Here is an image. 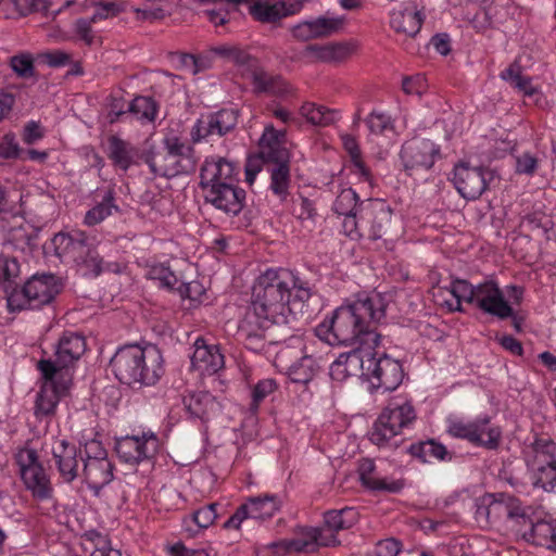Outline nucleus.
Masks as SVG:
<instances>
[{"instance_id": "obj_33", "label": "nucleus", "mask_w": 556, "mask_h": 556, "mask_svg": "<svg viewBox=\"0 0 556 556\" xmlns=\"http://www.w3.org/2000/svg\"><path fill=\"white\" fill-rule=\"evenodd\" d=\"M114 211L117 212L118 206L115 204V192L110 188L103 193L101 201L87 211L84 224L89 227L96 226L111 216Z\"/></svg>"}, {"instance_id": "obj_57", "label": "nucleus", "mask_w": 556, "mask_h": 556, "mask_svg": "<svg viewBox=\"0 0 556 556\" xmlns=\"http://www.w3.org/2000/svg\"><path fill=\"white\" fill-rule=\"evenodd\" d=\"M300 538L286 540L289 553H300L313 543V530L312 528H299Z\"/></svg>"}, {"instance_id": "obj_7", "label": "nucleus", "mask_w": 556, "mask_h": 556, "mask_svg": "<svg viewBox=\"0 0 556 556\" xmlns=\"http://www.w3.org/2000/svg\"><path fill=\"white\" fill-rule=\"evenodd\" d=\"M59 292L60 286L54 275H36L22 289L11 290L8 294V307L10 311L38 309L51 303Z\"/></svg>"}, {"instance_id": "obj_49", "label": "nucleus", "mask_w": 556, "mask_h": 556, "mask_svg": "<svg viewBox=\"0 0 556 556\" xmlns=\"http://www.w3.org/2000/svg\"><path fill=\"white\" fill-rule=\"evenodd\" d=\"M371 134L386 135L388 131H394V125L391 117L381 112H371L365 119Z\"/></svg>"}, {"instance_id": "obj_43", "label": "nucleus", "mask_w": 556, "mask_h": 556, "mask_svg": "<svg viewBox=\"0 0 556 556\" xmlns=\"http://www.w3.org/2000/svg\"><path fill=\"white\" fill-rule=\"evenodd\" d=\"M127 110L140 121L153 122L156 117L157 106L150 97H136L128 103Z\"/></svg>"}, {"instance_id": "obj_5", "label": "nucleus", "mask_w": 556, "mask_h": 556, "mask_svg": "<svg viewBox=\"0 0 556 556\" xmlns=\"http://www.w3.org/2000/svg\"><path fill=\"white\" fill-rule=\"evenodd\" d=\"M54 252L64 262H73L86 274L99 276L103 270V258L93 241L83 231L56 233L52 239Z\"/></svg>"}, {"instance_id": "obj_26", "label": "nucleus", "mask_w": 556, "mask_h": 556, "mask_svg": "<svg viewBox=\"0 0 556 556\" xmlns=\"http://www.w3.org/2000/svg\"><path fill=\"white\" fill-rule=\"evenodd\" d=\"M277 136L278 131H276L273 126L266 127L264 138L261 142L260 153L262 154L264 162L271 163L273 166H289V152L285 147H282Z\"/></svg>"}, {"instance_id": "obj_9", "label": "nucleus", "mask_w": 556, "mask_h": 556, "mask_svg": "<svg viewBox=\"0 0 556 556\" xmlns=\"http://www.w3.org/2000/svg\"><path fill=\"white\" fill-rule=\"evenodd\" d=\"M85 452L86 457L80 456V460L84 462L83 475L89 489L99 494L113 480L114 465L99 441L92 440L87 443Z\"/></svg>"}, {"instance_id": "obj_35", "label": "nucleus", "mask_w": 556, "mask_h": 556, "mask_svg": "<svg viewBox=\"0 0 556 556\" xmlns=\"http://www.w3.org/2000/svg\"><path fill=\"white\" fill-rule=\"evenodd\" d=\"M409 453L420 458L424 463H430L432 460H451L452 454L447 448L437 442L435 440H427L417 444H412Z\"/></svg>"}, {"instance_id": "obj_1", "label": "nucleus", "mask_w": 556, "mask_h": 556, "mask_svg": "<svg viewBox=\"0 0 556 556\" xmlns=\"http://www.w3.org/2000/svg\"><path fill=\"white\" fill-rule=\"evenodd\" d=\"M312 296L307 282L286 268L263 273L252 289L250 311L239 325L245 339L260 340L265 329L287 321V313L301 312Z\"/></svg>"}, {"instance_id": "obj_39", "label": "nucleus", "mask_w": 556, "mask_h": 556, "mask_svg": "<svg viewBox=\"0 0 556 556\" xmlns=\"http://www.w3.org/2000/svg\"><path fill=\"white\" fill-rule=\"evenodd\" d=\"M356 511L350 507L329 510L324 515V523L338 533L340 530L351 528L356 520Z\"/></svg>"}, {"instance_id": "obj_60", "label": "nucleus", "mask_w": 556, "mask_h": 556, "mask_svg": "<svg viewBox=\"0 0 556 556\" xmlns=\"http://www.w3.org/2000/svg\"><path fill=\"white\" fill-rule=\"evenodd\" d=\"M292 36L296 41L300 42H306V51L313 50V45L311 43V40L313 39V22L312 21H305L298 25H295L292 28Z\"/></svg>"}, {"instance_id": "obj_11", "label": "nucleus", "mask_w": 556, "mask_h": 556, "mask_svg": "<svg viewBox=\"0 0 556 556\" xmlns=\"http://www.w3.org/2000/svg\"><path fill=\"white\" fill-rule=\"evenodd\" d=\"M237 123L238 111L233 109H222L202 115L190 131L191 141L198 143L214 136L223 137L233 130Z\"/></svg>"}, {"instance_id": "obj_12", "label": "nucleus", "mask_w": 556, "mask_h": 556, "mask_svg": "<svg viewBox=\"0 0 556 556\" xmlns=\"http://www.w3.org/2000/svg\"><path fill=\"white\" fill-rule=\"evenodd\" d=\"M392 210L386 202L369 200L359 205V220L371 240L387 239L393 229Z\"/></svg>"}, {"instance_id": "obj_6", "label": "nucleus", "mask_w": 556, "mask_h": 556, "mask_svg": "<svg viewBox=\"0 0 556 556\" xmlns=\"http://www.w3.org/2000/svg\"><path fill=\"white\" fill-rule=\"evenodd\" d=\"M416 419L410 402L393 399L380 413L370 432V441L377 446H386Z\"/></svg>"}, {"instance_id": "obj_22", "label": "nucleus", "mask_w": 556, "mask_h": 556, "mask_svg": "<svg viewBox=\"0 0 556 556\" xmlns=\"http://www.w3.org/2000/svg\"><path fill=\"white\" fill-rule=\"evenodd\" d=\"M252 85L255 94H269L278 98H286L291 93L290 85L280 76L265 71L261 64L254 67L247 78Z\"/></svg>"}, {"instance_id": "obj_51", "label": "nucleus", "mask_w": 556, "mask_h": 556, "mask_svg": "<svg viewBox=\"0 0 556 556\" xmlns=\"http://www.w3.org/2000/svg\"><path fill=\"white\" fill-rule=\"evenodd\" d=\"M12 71L21 78L27 79L35 75L34 60L29 53H21L10 59Z\"/></svg>"}, {"instance_id": "obj_13", "label": "nucleus", "mask_w": 556, "mask_h": 556, "mask_svg": "<svg viewBox=\"0 0 556 556\" xmlns=\"http://www.w3.org/2000/svg\"><path fill=\"white\" fill-rule=\"evenodd\" d=\"M159 450V439L154 433L126 435L116 440L115 451L124 463L135 465L152 458Z\"/></svg>"}, {"instance_id": "obj_63", "label": "nucleus", "mask_w": 556, "mask_h": 556, "mask_svg": "<svg viewBox=\"0 0 556 556\" xmlns=\"http://www.w3.org/2000/svg\"><path fill=\"white\" fill-rule=\"evenodd\" d=\"M339 118V112L327 106L315 105V126H330Z\"/></svg>"}, {"instance_id": "obj_29", "label": "nucleus", "mask_w": 556, "mask_h": 556, "mask_svg": "<svg viewBox=\"0 0 556 556\" xmlns=\"http://www.w3.org/2000/svg\"><path fill=\"white\" fill-rule=\"evenodd\" d=\"M21 478L26 489L31 492V495L35 498L45 501L52 496L53 488L42 465L35 466L33 469L26 470V472H23Z\"/></svg>"}, {"instance_id": "obj_59", "label": "nucleus", "mask_w": 556, "mask_h": 556, "mask_svg": "<svg viewBox=\"0 0 556 556\" xmlns=\"http://www.w3.org/2000/svg\"><path fill=\"white\" fill-rule=\"evenodd\" d=\"M22 150L15 140L13 134H7L0 141V157L3 159H18L23 157Z\"/></svg>"}, {"instance_id": "obj_19", "label": "nucleus", "mask_w": 556, "mask_h": 556, "mask_svg": "<svg viewBox=\"0 0 556 556\" xmlns=\"http://www.w3.org/2000/svg\"><path fill=\"white\" fill-rule=\"evenodd\" d=\"M144 162L155 176L176 177L182 174H190L191 163L186 160L181 162L179 159L163 150H149L144 155Z\"/></svg>"}, {"instance_id": "obj_58", "label": "nucleus", "mask_w": 556, "mask_h": 556, "mask_svg": "<svg viewBox=\"0 0 556 556\" xmlns=\"http://www.w3.org/2000/svg\"><path fill=\"white\" fill-rule=\"evenodd\" d=\"M16 463L20 467L21 476L23 472H26V470L41 465L38 460L37 452L34 448H21L16 454Z\"/></svg>"}, {"instance_id": "obj_15", "label": "nucleus", "mask_w": 556, "mask_h": 556, "mask_svg": "<svg viewBox=\"0 0 556 556\" xmlns=\"http://www.w3.org/2000/svg\"><path fill=\"white\" fill-rule=\"evenodd\" d=\"M375 350L367 351L365 346H354L350 352L340 354L330 366V377L337 381H344L350 377H365L366 361L375 355Z\"/></svg>"}, {"instance_id": "obj_24", "label": "nucleus", "mask_w": 556, "mask_h": 556, "mask_svg": "<svg viewBox=\"0 0 556 556\" xmlns=\"http://www.w3.org/2000/svg\"><path fill=\"white\" fill-rule=\"evenodd\" d=\"M191 366L201 375L211 376L224 367V355L217 345H207L203 339H197Z\"/></svg>"}, {"instance_id": "obj_27", "label": "nucleus", "mask_w": 556, "mask_h": 556, "mask_svg": "<svg viewBox=\"0 0 556 556\" xmlns=\"http://www.w3.org/2000/svg\"><path fill=\"white\" fill-rule=\"evenodd\" d=\"M520 518L525 523H529V529L522 533L526 541L538 546L556 549V527L544 520L533 523L523 515Z\"/></svg>"}, {"instance_id": "obj_23", "label": "nucleus", "mask_w": 556, "mask_h": 556, "mask_svg": "<svg viewBox=\"0 0 556 556\" xmlns=\"http://www.w3.org/2000/svg\"><path fill=\"white\" fill-rule=\"evenodd\" d=\"M359 480L363 486L374 492L399 493L405 485L403 479H389L377 472L372 459L364 458L358 466Z\"/></svg>"}, {"instance_id": "obj_2", "label": "nucleus", "mask_w": 556, "mask_h": 556, "mask_svg": "<svg viewBox=\"0 0 556 556\" xmlns=\"http://www.w3.org/2000/svg\"><path fill=\"white\" fill-rule=\"evenodd\" d=\"M384 316L386 303L381 294L363 295L337 308L329 320L315 328V334L330 345L365 346L369 351L380 344V334L371 325Z\"/></svg>"}, {"instance_id": "obj_48", "label": "nucleus", "mask_w": 556, "mask_h": 556, "mask_svg": "<svg viewBox=\"0 0 556 556\" xmlns=\"http://www.w3.org/2000/svg\"><path fill=\"white\" fill-rule=\"evenodd\" d=\"M231 62L238 67L243 78H248L253 72L254 67L260 65L258 60L251 55L248 51L241 49L239 46L236 47Z\"/></svg>"}, {"instance_id": "obj_18", "label": "nucleus", "mask_w": 556, "mask_h": 556, "mask_svg": "<svg viewBox=\"0 0 556 556\" xmlns=\"http://www.w3.org/2000/svg\"><path fill=\"white\" fill-rule=\"evenodd\" d=\"M223 182H237L236 163L222 156L206 157L200 170L201 189L206 190Z\"/></svg>"}, {"instance_id": "obj_8", "label": "nucleus", "mask_w": 556, "mask_h": 556, "mask_svg": "<svg viewBox=\"0 0 556 556\" xmlns=\"http://www.w3.org/2000/svg\"><path fill=\"white\" fill-rule=\"evenodd\" d=\"M86 351L85 338L78 333H64L56 345L54 359H40L37 364L42 378H70L67 368L77 362Z\"/></svg>"}, {"instance_id": "obj_53", "label": "nucleus", "mask_w": 556, "mask_h": 556, "mask_svg": "<svg viewBox=\"0 0 556 556\" xmlns=\"http://www.w3.org/2000/svg\"><path fill=\"white\" fill-rule=\"evenodd\" d=\"M18 274L20 264L15 258H10L7 256L0 257V278H2L4 282L8 283V286L4 287L7 295L13 289L12 285L14 279L18 277Z\"/></svg>"}, {"instance_id": "obj_45", "label": "nucleus", "mask_w": 556, "mask_h": 556, "mask_svg": "<svg viewBox=\"0 0 556 556\" xmlns=\"http://www.w3.org/2000/svg\"><path fill=\"white\" fill-rule=\"evenodd\" d=\"M357 204V193L352 188H346L341 190V192L338 194L333 203V211L338 215V218H340L341 215H348L353 213L359 214V206Z\"/></svg>"}, {"instance_id": "obj_38", "label": "nucleus", "mask_w": 556, "mask_h": 556, "mask_svg": "<svg viewBox=\"0 0 556 556\" xmlns=\"http://www.w3.org/2000/svg\"><path fill=\"white\" fill-rule=\"evenodd\" d=\"M250 13L255 20L260 22L274 23L292 12L286 8L283 2H277L274 4H269L267 2H257L250 7Z\"/></svg>"}, {"instance_id": "obj_47", "label": "nucleus", "mask_w": 556, "mask_h": 556, "mask_svg": "<svg viewBox=\"0 0 556 556\" xmlns=\"http://www.w3.org/2000/svg\"><path fill=\"white\" fill-rule=\"evenodd\" d=\"M91 17L77 18L73 24L74 36L86 46L91 47L101 41L100 36L93 30Z\"/></svg>"}, {"instance_id": "obj_3", "label": "nucleus", "mask_w": 556, "mask_h": 556, "mask_svg": "<svg viewBox=\"0 0 556 556\" xmlns=\"http://www.w3.org/2000/svg\"><path fill=\"white\" fill-rule=\"evenodd\" d=\"M164 359L155 345L141 348L128 344L119 348L110 365L116 379L129 387L154 386L164 374Z\"/></svg>"}, {"instance_id": "obj_25", "label": "nucleus", "mask_w": 556, "mask_h": 556, "mask_svg": "<svg viewBox=\"0 0 556 556\" xmlns=\"http://www.w3.org/2000/svg\"><path fill=\"white\" fill-rule=\"evenodd\" d=\"M185 407L190 417L207 422L216 417L222 409L220 403L210 392L200 391L185 397Z\"/></svg>"}, {"instance_id": "obj_20", "label": "nucleus", "mask_w": 556, "mask_h": 556, "mask_svg": "<svg viewBox=\"0 0 556 556\" xmlns=\"http://www.w3.org/2000/svg\"><path fill=\"white\" fill-rule=\"evenodd\" d=\"M43 379L45 382L37 393L35 402V415L37 418L48 417L55 413L60 397L66 392L71 382V378H63L62 382H58V379H61L60 377Z\"/></svg>"}, {"instance_id": "obj_17", "label": "nucleus", "mask_w": 556, "mask_h": 556, "mask_svg": "<svg viewBox=\"0 0 556 556\" xmlns=\"http://www.w3.org/2000/svg\"><path fill=\"white\" fill-rule=\"evenodd\" d=\"M204 191L206 202L214 205L217 210L236 216L243 208L245 191L239 188L236 182L218 184L217 187L213 186V188Z\"/></svg>"}, {"instance_id": "obj_32", "label": "nucleus", "mask_w": 556, "mask_h": 556, "mask_svg": "<svg viewBox=\"0 0 556 556\" xmlns=\"http://www.w3.org/2000/svg\"><path fill=\"white\" fill-rule=\"evenodd\" d=\"M343 147L350 156L351 172L361 180L372 185V175L362 157V152L356 139L351 135L342 136Z\"/></svg>"}, {"instance_id": "obj_36", "label": "nucleus", "mask_w": 556, "mask_h": 556, "mask_svg": "<svg viewBox=\"0 0 556 556\" xmlns=\"http://www.w3.org/2000/svg\"><path fill=\"white\" fill-rule=\"evenodd\" d=\"M420 13L413 10L394 12L391 16V26L396 33H403L409 37L417 35L421 28Z\"/></svg>"}, {"instance_id": "obj_28", "label": "nucleus", "mask_w": 556, "mask_h": 556, "mask_svg": "<svg viewBox=\"0 0 556 556\" xmlns=\"http://www.w3.org/2000/svg\"><path fill=\"white\" fill-rule=\"evenodd\" d=\"M356 50L352 41L328 42L315 45V61L339 64L346 61Z\"/></svg>"}, {"instance_id": "obj_30", "label": "nucleus", "mask_w": 556, "mask_h": 556, "mask_svg": "<svg viewBox=\"0 0 556 556\" xmlns=\"http://www.w3.org/2000/svg\"><path fill=\"white\" fill-rule=\"evenodd\" d=\"M282 501L277 495H260L250 497L243 503L251 519L264 520L271 518L281 507Z\"/></svg>"}, {"instance_id": "obj_62", "label": "nucleus", "mask_w": 556, "mask_h": 556, "mask_svg": "<svg viewBox=\"0 0 556 556\" xmlns=\"http://www.w3.org/2000/svg\"><path fill=\"white\" fill-rule=\"evenodd\" d=\"M500 77L516 89L525 75L522 74V67L520 63L515 61L507 68L501 72Z\"/></svg>"}, {"instance_id": "obj_31", "label": "nucleus", "mask_w": 556, "mask_h": 556, "mask_svg": "<svg viewBox=\"0 0 556 556\" xmlns=\"http://www.w3.org/2000/svg\"><path fill=\"white\" fill-rule=\"evenodd\" d=\"M109 153L108 156L112 163L126 172L134 163L137 155V149L129 142L118 136H110L108 139Z\"/></svg>"}, {"instance_id": "obj_21", "label": "nucleus", "mask_w": 556, "mask_h": 556, "mask_svg": "<svg viewBox=\"0 0 556 556\" xmlns=\"http://www.w3.org/2000/svg\"><path fill=\"white\" fill-rule=\"evenodd\" d=\"M52 455L62 480L73 482L78 477L80 451L66 440H59L53 444Z\"/></svg>"}, {"instance_id": "obj_42", "label": "nucleus", "mask_w": 556, "mask_h": 556, "mask_svg": "<svg viewBox=\"0 0 556 556\" xmlns=\"http://www.w3.org/2000/svg\"><path fill=\"white\" fill-rule=\"evenodd\" d=\"M163 146L167 152L179 159L181 162L185 160L191 163V170L195 169L194 149L181 141L178 137H166L163 140Z\"/></svg>"}, {"instance_id": "obj_10", "label": "nucleus", "mask_w": 556, "mask_h": 556, "mask_svg": "<svg viewBox=\"0 0 556 556\" xmlns=\"http://www.w3.org/2000/svg\"><path fill=\"white\" fill-rule=\"evenodd\" d=\"M375 351L374 356H369L366 367V378L371 387L383 392L395 390L403 381L404 372L402 365L386 355L384 353L377 357Z\"/></svg>"}, {"instance_id": "obj_56", "label": "nucleus", "mask_w": 556, "mask_h": 556, "mask_svg": "<svg viewBox=\"0 0 556 556\" xmlns=\"http://www.w3.org/2000/svg\"><path fill=\"white\" fill-rule=\"evenodd\" d=\"M342 217V231L343 233L351 238L352 240H357L363 236V232L361 231V220H359V214L353 213L348 215H341Z\"/></svg>"}, {"instance_id": "obj_55", "label": "nucleus", "mask_w": 556, "mask_h": 556, "mask_svg": "<svg viewBox=\"0 0 556 556\" xmlns=\"http://www.w3.org/2000/svg\"><path fill=\"white\" fill-rule=\"evenodd\" d=\"M217 504L212 503L199 508L193 513L191 521H193L199 529L208 528L217 518Z\"/></svg>"}, {"instance_id": "obj_14", "label": "nucleus", "mask_w": 556, "mask_h": 556, "mask_svg": "<svg viewBox=\"0 0 556 556\" xmlns=\"http://www.w3.org/2000/svg\"><path fill=\"white\" fill-rule=\"evenodd\" d=\"M492 173L484 167L459 164L454 169L453 182L459 194L467 200H477L486 190Z\"/></svg>"}, {"instance_id": "obj_64", "label": "nucleus", "mask_w": 556, "mask_h": 556, "mask_svg": "<svg viewBox=\"0 0 556 556\" xmlns=\"http://www.w3.org/2000/svg\"><path fill=\"white\" fill-rule=\"evenodd\" d=\"M401 548L402 543L399 540L389 538L376 544L375 553L377 556H396L401 552Z\"/></svg>"}, {"instance_id": "obj_50", "label": "nucleus", "mask_w": 556, "mask_h": 556, "mask_svg": "<svg viewBox=\"0 0 556 556\" xmlns=\"http://www.w3.org/2000/svg\"><path fill=\"white\" fill-rule=\"evenodd\" d=\"M533 484L544 491L551 492L556 489V467H532Z\"/></svg>"}, {"instance_id": "obj_40", "label": "nucleus", "mask_w": 556, "mask_h": 556, "mask_svg": "<svg viewBox=\"0 0 556 556\" xmlns=\"http://www.w3.org/2000/svg\"><path fill=\"white\" fill-rule=\"evenodd\" d=\"M477 435L472 438V443L494 448L498 445L501 431L496 427H491L488 418L475 421Z\"/></svg>"}, {"instance_id": "obj_34", "label": "nucleus", "mask_w": 556, "mask_h": 556, "mask_svg": "<svg viewBox=\"0 0 556 556\" xmlns=\"http://www.w3.org/2000/svg\"><path fill=\"white\" fill-rule=\"evenodd\" d=\"M346 16L327 11L315 17V38H328L343 33L346 26Z\"/></svg>"}, {"instance_id": "obj_52", "label": "nucleus", "mask_w": 556, "mask_h": 556, "mask_svg": "<svg viewBox=\"0 0 556 556\" xmlns=\"http://www.w3.org/2000/svg\"><path fill=\"white\" fill-rule=\"evenodd\" d=\"M277 388V383L274 379H264L258 381L252 390V402L250 404V410L255 414L258 410L260 404L271 394Z\"/></svg>"}, {"instance_id": "obj_46", "label": "nucleus", "mask_w": 556, "mask_h": 556, "mask_svg": "<svg viewBox=\"0 0 556 556\" xmlns=\"http://www.w3.org/2000/svg\"><path fill=\"white\" fill-rule=\"evenodd\" d=\"M93 14L90 16L91 22L99 23L118 16L125 11L123 1H97L92 2Z\"/></svg>"}, {"instance_id": "obj_16", "label": "nucleus", "mask_w": 556, "mask_h": 556, "mask_svg": "<svg viewBox=\"0 0 556 556\" xmlns=\"http://www.w3.org/2000/svg\"><path fill=\"white\" fill-rule=\"evenodd\" d=\"M439 152V148L431 140L413 138L403 144L401 160L406 170L429 169Z\"/></svg>"}, {"instance_id": "obj_54", "label": "nucleus", "mask_w": 556, "mask_h": 556, "mask_svg": "<svg viewBox=\"0 0 556 556\" xmlns=\"http://www.w3.org/2000/svg\"><path fill=\"white\" fill-rule=\"evenodd\" d=\"M148 277L159 281L161 287L169 290L174 289L178 283L177 276L163 264L152 266L148 271Z\"/></svg>"}, {"instance_id": "obj_37", "label": "nucleus", "mask_w": 556, "mask_h": 556, "mask_svg": "<svg viewBox=\"0 0 556 556\" xmlns=\"http://www.w3.org/2000/svg\"><path fill=\"white\" fill-rule=\"evenodd\" d=\"M532 467H556V443L551 439L540 438L532 443Z\"/></svg>"}, {"instance_id": "obj_44", "label": "nucleus", "mask_w": 556, "mask_h": 556, "mask_svg": "<svg viewBox=\"0 0 556 556\" xmlns=\"http://www.w3.org/2000/svg\"><path fill=\"white\" fill-rule=\"evenodd\" d=\"M270 172V189L271 191L285 199L288 195L290 185V169L286 165H274Z\"/></svg>"}, {"instance_id": "obj_4", "label": "nucleus", "mask_w": 556, "mask_h": 556, "mask_svg": "<svg viewBox=\"0 0 556 556\" xmlns=\"http://www.w3.org/2000/svg\"><path fill=\"white\" fill-rule=\"evenodd\" d=\"M450 292L456 300L455 305L448 303L450 311L463 312L462 302L464 301L498 319L514 317L513 307L494 280H485L473 286L467 280L455 279L451 282Z\"/></svg>"}, {"instance_id": "obj_41", "label": "nucleus", "mask_w": 556, "mask_h": 556, "mask_svg": "<svg viewBox=\"0 0 556 556\" xmlns=\"http://www.w3.org/2000/svg\"><path fill=\"white\" fill-rule=\"evenodd\" d=\"M289 378L292 383L307 389L308 383L313 380V357L304 355L299 362L294 363L289 368Z\"/></svg>"}, {"instance_id": "obj_61", "label": "nucleus", "mask_w": 556, "mask_h": 556, "mask_svg": "<svg viewBox=\"0 0 556 556\" xmlns=\"http://www.w3.org/2000/svg\"><path fill=\"white\" fill-rule=\"evenodd\" d=\"M448 432L454 437L467 439L472 442V438L477 435L476 424L455 421L450 425Z\"/></svg>"}]
</instances>
